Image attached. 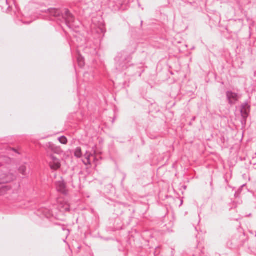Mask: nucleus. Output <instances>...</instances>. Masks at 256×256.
<instances>
[{
  "instance_id": "obj_1",
  "label": "nucleus",
  "mask_w": 256,
  "mask_h": 256,
  "mask_svg": "<svg viewBox=\"0 0 256 256\" xmlns=\"http://www.w3.org/2000/svg\"><path fill=\"white\" fill-rule=\"evenodd\" d=\"M132 52H128L127 50H123L118 53L114 58L116 69L120 72L127 70L126 74H128V76L138 75L139 77H140L144 70H142L137 66L129 64L132 58Z\"/></svg>"
},
{
  "instance_id": "obj_2",
  "label": "nucleus",
  "mask_w": 256,
  "mask_h": 256,
  "mask_svg": "<svg viewBox=\"0 0 256 256\" xmlns=\"http://www.w3.org/2000/svg\"><path fill=\"white\" fill-rule=\"evenodd\" d=\"M44 12L49 16L50 20L56 21L58 24H64L71 29L76 26L74 18L68 9L50 8L45 10Z\"/></svg>"
},
{
  "instance_id": "obj_3",
  "label": "nucleus",
  "mask_w": 256,
  "mask_h": 256,
  "mask_svg": "<svg viewBox=\"0 0 256 256\" xmlns=\"http://www.w3.org/2000/svg\"><path fill=\"white\" fill-rule=\"evenodd\" d=\"M100 46V40H88L86 41V46L84 48V53L92 56L96 55L98 53V48Z\"/></svg>"
},
{
  "instance_id": "obj_4",
  "label": "nucleus",
  "mask_w": 256,
  "mask_h": 256,
  "mask_svg": "<svg viewBox=\"0 0 256 256\" xmlns=\"http://www.w3.org/2000/svg\"><path fill=\"white\" fill-rule=\"evenodd\" d=\"M248 237L244 233H238L232 238V244L234 246H244L248 241Z\"/></svg>"
},
{
  "instance_id": "obj_5",
  "label": "nucleus",
  "mask_w": 256,
  "mask_h": 256,
  "mask_svg": "<svg viewBox=\"0 0 256 256\" xmlns=\"http://www.w3.org/2000/svg\"><path fill=\"white\" fill-rule=\"evenodd\" d=\"M250 110V106L248 104V102L242 104L240 106V112L242 117V124H246V119L249 116Z\"/></svg>"
},
{
  "instance_id": "obj_6",
  "label": "nucleus",
  "mask_w": 256,
  "mask_h": 256,
  "mask_svg": "<svg viewBox=\"0 0 256 256\" xmlns=\"http://www.w3.org/2000/svg\"><path fill=\"white\" fill-rule=\"evenodd\" d=\"M16 178V175L11 172H2L0 174V184L10 182L14 181Z\"/></svg>"
},
{
  "instance_id": "obj_7",
  "label": "nucleus",
  "mask_w": 256,
  "mask_h": 256,
  "mask_svg": "<svg viewBox=\"0 0 256 256\" xmlns=\"http://www.w3.org/2000/svg\"><path fill=\"white\" fill-rule=\"evenodd\" d=\"M226 96L228 103L230 105H234L238 100V94L231 90H228L226 92Z\"/></svg>"
},
{
  "instance_id": "obj_8",
  "label": "nucleus",
  "mask_w": 256,
  "mask_h": 256,
  "mask_svg": "<svg viewBox=\"0 0 256 256\" xmlns=\"http://www.w3.org/2000/svg\"><path fill=\"white\" fill-rule=\"evenodd\" d=\"M50 156L51 160L49 162L50 168L54 170L59 169L61 166V164L60 160L53 154H50Z\"/></svg>"
},
{
  "instance_id": "obj_9",
  "label": "nucleus",
  "mask_w": 256,
  "mask_h": 256,
  "mask_svg": "<svg viewBox=\"0 0 256 256\" xmlns=\"http://www.w3.org/2000/svg\"><path fill=\"white\" fill-rule=\"evenodd\" d=\"M36 214L42 218H45L46 219L50 218L52 215V212L45 208H41L38 209L36 212Z\"/></svg>"
},
{
  "instance_id": "obj_10",
  "label": "nucleus",
  "mask_w": 256,
  "mask_h": 256,
  "mask_svg": "<svg viewBox=\"0 0 256 256\" xmlns=\"http://www.w3.org/2000/svg\"><path fill=\"white\" fill-rule=\"evenodd\" d=\"M18 171L22 174L23 178L28 177L30 172V166L27 164H24L19 166Z\"/></svg>"
},
{
  "instance_id": "obj_11",
  "label": "nucleus",
  "mask_w": 256,
  "mask_h": 256,
  "mask_svg": "<svg viewBox=\"0 0 256 256\" xmlns=\"http://www.w3.org/2000/svg\"><path fill=\"white\" fill-rule=\"evenodd\" d=\"M56 188L58 192L64 194H66V184L63 180L56 182Z\"/></svg>"
},
{
  "instance_id": "obj_12",
  "label": "nucleus",
  "mask_w": 256,
  "mask_h": 256,
  "mask_svg": "<svg viewBox=\"0 0 256 256\" xmlns=\"http://www.w3.org/2000/svg\"><path fill=\"white\" fill-rule=\"evenodd\" d=\"M46 146L52 152L56 154H59L60 151V148L56 146L54 143L52 142L47 143L46 144Z\"/></svg>"
},
{
  "instance_id": "obj_13",
  "label": "nucleus",
  "mask_w": 256,
  "mask_h": 256,
  "mask_svg": "<svg viewBox=\"0 0 256 256\" xmlns=\"http://www.w3.org/2000/svg\"><path fill=\"white\" fill-rule=\"evenodd\" d=\"M77 61L78 66L82 68L85 64L84 58L80 54L78 55L77 57Z\"/></svg>"
},
{
  "instance_id": "obj_14",
  "label": "nucleus",
  "mask_w": 256,
  "mask_h": 256,
  "mask_svg": "<svg viewBox=\"0 0 256 256\" xmlns=\"http://www.w3.org/2000/svg\"><path fill=\"white\" fill-rule=\"evenodd\" d=\"M74 155L77 158H80L82 156V148L80 147H77L74 150Z\"/></svg>"
},
{
  "instance_id": "obj_15",
  "label": "nucleus",
  "mask_w": 256,
  "mask_h": 256,
  "mask_svg": "<svg viewBox=\"0 0 256 256\" xmlns=\"http://www.w3.org/2000/svg\"><path fill=\"white\" fill-rule=\"evenodd\" d=\"M10 190L8 186H0V196L5 194L7 192Z\"/></svg>"
},
{
  "instance_id": "obj_16",
  "label": "nucleus",
  "mask_w": 256,
  "mask_h": 256,
  "mask_svg": "<svg viewBox=\"0 0 256 256\" xmlns=\"http://www.w3.org/2000/svg\"><path fill=\"white\" fill-rule=\"evenodd\" d=\"M60 210L64 212H68L70 211V206L68 204H64L62 205Z\"/></svg>"
},
{
  "instance_id": "obj_17",
  "label": "nucleus",
  "mask_w": 256,
  "mask_h": 256,
  "mask_svg": "<svg viewBox=\"0 0 256 256\" xmlns=\"http://www.w3.org/2000/svg\"><path fill=\"white\" fill-rule=\"evenodd\" d=\"M59 142L62 144H66L68 142V140L64 136H62L58 138Z\"/></svg>"
},
{
  "instance_id": "obj_18",
  "label": "nucleus",
  "mask_w": 256,
  "mask_h": 256,
  "mask_svg": "<svg viewBox=\"0 0 256 256\" xmlns=\"http://www.w3.org/2000/svg\"><path fill=\"white\" fill-rule=\"evenodd\" d=\"M62 230H64V231H65L66 230V238H68V236H69L70 234V230H68V229H66L64 226H62Z\"/></svg>"
},
{
  "instance_id": "obj_19",
  "label": "nucleus",
  "mask_w": 256,
  "mask_h": 256,
  "mask_svg": "<svg viewBox=\"0 0 256 256\" xmlns=\"http://www.w3.org/2000/svg\"><path fill=\"white\" fill-rule=\"evenodd\" d=\"M88 75H89V74L86 72L84 73V78H86Z\"/></svg>"
},
{
  "instance_id": "obj_20",
  "label": "nucleus",
  "mask_w": 256,
  "mask_h": 256,
  "mask_svg": "<svg viewBox=\"0 0 256 256\" xmlns=\"http://www.w3.org/2000/svg\"><path fill=\"white\" fill-rule=\"evenodd\" d=\"M31 22H32V21L29 22H22V23H24V24H30Z\"/></svg>"
},
{
  "instance_id": "obj_21",
  "label": "nucleus",
  "mask_w": 256,
  "mask_h": 256,
  "mask_svg": "<svg viewBox=\"0 0 256 256\" xmlns=\"http://www.w3.org/2000/svg\"><path fill=\"white\" fill-rule=\"evenodd\" d=\"M196 116H194L192 118V121H194L196 120Z\"/></svg>"
},
{
  "instance_id": "obj_22",
  "label": "nucleus",
  "mask_w": 256,
  "mask_h": 256,
  "mask_svg": "<svg viewBox=\"0 0 256 256\" xmlns=\"http://www.w3.org/2000/svg\"><path fill=\"white\" fill-rule=\"evenodd\" d=\"M12 150L13 151L15 152H16L18 153L17 150L16 149L12 148Z\"/></svg>"
},
{
  "instance_id": "obj_23",
  "label": "nucleus",
  "mask_w": 256,
  "mask_h": 256,
  "mask_svg": "<svg viewBox=\"0 0 256 256\" xmlns=\"http://www.w3.org/2000/svg\"><path fill=\"white\" fill-rule=\"evenodd\" d=\"M143 21H141L140 25L141 26L142 25Z\"/></svg>"
},
{
  "instance_id": "obj_24",
  "label": "nucleus",
  "mask_w": 256,
  "mask_h": 256,
  "mask_svg": "<svg viewBox=\"0 0 256 256\" xmlns=\"http://www.w3.org/2000/svg\"><path fill=\"white\" fill-rule=\"evenodd\" d=\"M66 238H67L66 237V238L65 240H64V242H66Z\"/></svg>"
},
{
  "instance_id": "obj_25",
  "label": "nucleus",
  "mask_w": 256,
  "mask_h": 256,
  "mask_svg": "<svg viewBox=\"0 0 256 256\" xmlns=\"http://www.w3.org/2000/svg\"><path fill=\"white\" fill-rule=\"evenodd\" d=\"M6 3L7 4H8V0H6Z\"/></svg>"
},
{
  "instance_id": "obj_26",
  "label": "nucleus",
  "mask_w": 256,
  "mask_h": 256,
  "mask_svg": "<svg viewBox=\"0 0 256 256\" xmlns=\"http://www.w3.org/2000/svg\"><path fill=\"white\" fill-rule=\"evenodd\" d=\"M201 252L202 254H204V252L202 250Z\"/></svg>"
},
{
  "instance_id": "obj_27",
  "label": "nucleus",
  "mask_w": 256,
  "mask_h": 256,
  "mask_svg": "<svg viewBox=\"0 0 256 256\" xmlns=\"http://www.w3.org/2000/svg\"><path fill=\"white\" fill-rule=\"evenodd\" d=\"M182 202H182V201H181V205L182 204Z\"/></svg>"
}]
</instances>
